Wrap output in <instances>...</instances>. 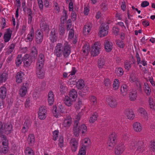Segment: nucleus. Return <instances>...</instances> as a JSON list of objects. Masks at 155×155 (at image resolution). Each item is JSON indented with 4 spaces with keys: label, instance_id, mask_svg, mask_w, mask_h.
<instances>
[{
    "label": "nucleus",
    "instance_id": "7ed1b4c3",
    "mask_svg": "<svg viewBox=\"0 0 155 155\" xmlns=\"http://www.w3.org/2000/svg\"><path fill=\"white\" fill-rule=\"evenodd\" d=\"M116 135L115 133H113L110 136L107 143V147L110 150L113 148L116 142Z\"/></svg>",
    "mask_w": 155,
    "mask_h": 155
},
{
    "label": "nucleus",
    "instance_id": "4d7b16f0",
    "mask_svg": "<svg viewBox=\"0 0 155 155\" xmlns=\"http://www.w3.org/2000/svg\"><path fill=\"white\" fill-rule=\"evenodd\" d=\"M101 10L104 12H105L108 9L107 5L105 3H102L100 5Z\"/></svg>",
    "mask_w": 155,
    "mask_h": 155
},
{
    "label": "nucleus",
    "instance_id": "de8ad7c7",
    "mask_svg": "<svg viewBox=\"0 0 155 155\" xmlns=\"http://www.w3.org/2000/svg\"><path fill=\"white\" fill-rule=\"evenodd\" d=\"M25 153L26 155H33L34 154V151L30 147H27L25 150Z\"/></svg>",
    "mask_w": 155,
    "mask_h": 155
},
{
    "label": "nucleus",
    "instance_id": "5fc2aeb1",
    "mask_svg": "<svg viewBox=\"0 0 155 155\" xmlns=\"http://www.w3.org/2000/svg\"><path fill=\"white\" fill-rule=\"evenodd\" d=\"M91 102L94 105H96L97 103V98L94 96H91L90 97Z\"/></svg>",
    "mask_w": 155,
    "mask_h": 155
},
{
    "label": "nucleus",
    "instance_id": "e2e57ef3",
    "mask_svg": "<svg viewBox=\"0 0 155 155\" xmlns=\"http://www.w3.org/2000/svg\"><path fill=\"white\" fill-rule=\"evenodd\" d=\"M104 84L105 86L107 87L108 88L110 87L111 86V83L110 80L108 78L105 79L104 81Z\"/></svg>",
    "mask_w": 155,
    "mask_h": 155
},
{
    "label": "nucleus",
    "instance_id": "f03ea898",
    "mask_svg": "<svg viewBox=\"0 0 155 155\" xmlns=\"http://www.w3.org/2000/svg\"><path fill=\"white\" fill-rule=\"evenodd\" d=\"M87 132V127L85 124H82L79 126L78 122L77 121L75 124H74V134L75 136H78L80 133H81L82 134H86Z\"/></svg>",
    "mask_w": 155,
    "mask_h": 155
},
{
    "label": "nucleus",
    "instance_id": "a878e982",
    "mask_svg": "<svg viewBox=\"0 0 155 155\" xmlns=\"http://www.w3.org/2000/svg\"><path fill=\"white\" fill-rule=\"evenodd\" d=\"M77 96L78 94L76 91L75 89H72L70 91L68 97L75 101Z\"/></svg>",
    "mask_w": 155,
    "mask_h": 155
},
{
    "label": "nucleus",
    "instance_id": "79ce46f5",
    "mask_svg": "<svg viewBox=\"0 0 155 155\" xmlns=\"http://www.w3.org/2000/svg\"><path fill=\"white\" fill-rule=\"evenodd\" d=\"M129 81L130 82L133 83L135 82L137 83L138 82V78L136 77L135 74L132 73L130 75Z\"/></svg>",
    "mask_w": 155,
    "mask_h": 155
},
{
    "label": "nucleus",
    "instance_id": "9b49d317",
    "mask_svg": "<svg viewBox=\"0 0 155 155\" xmlns=\"http://www.w3.org/2000/svg\"><path fill=\"white\" fill-rule=\"evenodd\" d=\"M45 57L44 55L42 53L40 54L38 56L36 66L43 67L45 62Z\"/></svg>",
    "mask_w": 155,
    "mask_h": 155
},
{
    "label": "nucleus",
    "instance_id": "2f4dec72",
    "mask_svg": "<svg viewBox=\"0 0 155 155\" xmlns=\"http://www.w3.org/2000/svg\"><path fill=\"white\" fill-rule=\"evenodd\" d=\"M27 13L28 14V23L29 24H31L32 20V12L30 8H27Z\"/></svg>",
    "mask_w": 155,
    "mask_h": 155
},
{
    "label": "nucleus",
    "instance_id": "a18cd8bd",
    "mask_svg": "<svg viewBox=\"0 0 155 155\" xmlns=\"http://www.w3.org/2000/svg\"><path fill=\"white\" fill-rule=\"evenodd\" d=\"M120 85V82L118 79H115L114 80L113 84V87L115 90H117Z\"/></svg>",
    "mask_w": 155,
    "mask_h": 155
},
{
    "label": "nucleus",
    "instance_id": "6e6552de",
    "mask_svg": "<svg viewBox=\"0 0 155 155\" xmlns=\"http://www.w3.org/2000/svg\"><path fill=\"white\" fill-rule=\"evenodd\" d=\"M49 39L51 41L52 43L55 42L57 41L58 39V33L57 30L55 28L52 29Z\"/></svg>",
    "mask_w": 155,
    "mask_h": 155
},
{
    "label": "nucleus",
    "instance_id": "4468645a",
    "mask_svg": "<svg viewBox=\"0 0 155 155\" xmlns=\"http://www.w3.org/2000/svg\"><path fill=\"white\" fill-rule=\"evenodd\" d=\"M70 143L73 151H76L78 145V140L75 138H72L71 139Z\"/></svg>",
    "mask_w": 155,
    "mask_h": 155
},
{
    "label": "nucleus",
    "instance_id": "39448f33",
    "mask_svg": "<svg viewBox=\"0 0 155 155\" xmlns=\"http://www.w3.org/2000/svg\"><path fill=\"white\" fill-rule=\"evenodd\" d=\"M100 33L101 37L106 36L108 34L109 26L107 24L102 23L100 26Z\"/></svg>",
    "mask_w": 155,
    "mask_h": 155
},
{
    "label": "nucleus",
    "instance_id": "6e6d98bb",
    "mask_svg": "<svg viewBox=\"0 0 155 155\" xmlns=\"http://www.w3.org/2000/svg\"><path fill=\"white\" fill-rule=\"evenodd\" d=\"M15 47V45L14 44H11L9 47V49H8V50L6 52V54H7L9 55L11 53L14 49Z\"/></svg>",
    "mask_w": 155,
    "mask_h": 155
},
{
    "label": "nucleus",
    "instance_id": "f3484780",
    "mask_svg": "<svg viewBox=\"0 0 155 155\" xmlns=\"http://www.w3.org/2000/svg\"><path fill=\"white\" fill-rule=\"evenodd\" d=\"M124 150V147L123 144H119L115 149V153L116 155L122 153Z\"/></svg>",
    "mask_w": 155,
    "mask_h": 155
},
{
    "label": "nucleus",
    "instance_id": "c03bdc74",
    "mask_svg": "<svg viewBox=\"0 0 155 155\" xmlns=\"http://www.w3.org/2000/svg\"><path fill=\"white\" fill-rule=\"evenodd\" d=\"M30 124L28 122H25L21 129V132L23 133H25L27 132L29 128Z\"/></svg>",
    "mask_w": 155,
    "mask_h": 155
},
{
    "label": "nucleus",
    "instance_id": "f257e3e1",
    "mask_svg": "<svg viewBox=\"0 0 155 155\" xmlns=\"http://www.w3.org/2000/svg\"><path fill=\"white\" fill-rule=\"evenodd\" d=\"M71 52V48L68 44L64 45L61 43H58L55 47L54 53L57 57H60L62 55L65 58H67Z\"/></svg>",
    "mask_w": 155,
    "mask_h": 155
},
{
    "label": "nucleus",
    "instance_id": "f8f14e48",
    "mask_svg": "<svg viewBox=\"0 0 155 155\" xmlns=\"http://www.w3.org/2000/svg\"><path fill=\"white\" fill-rule=\"evenodd\" d=\"M72 123V119L70 116H68L64 119L63 123V126L66 128H68Z\"/></svg>",
    "mask_w": 155,
    "mask_h": 155
},
{
    "label": "nucleus",
    "instance_id": "603ef678",
    "mask_svg": "<svg viewBox=\"0 0 155 155\" xmlns=\"http://www.w3.org/2000/svg\"><path fill=\"white\" fill-rule=\"evenodd\" d=\"M124 65L125 68L128 70L131 67V62L129 61L126 60L124 62Z\"/></svg>",
    "mask_w": 155,
    "mask_h": 155
},
{
    "label": "nucleus",
    "instance_id": "423d86ee",
    "mask_svg": "<svg viewBox=\"0 0 155 155\" xmlns=\"http://www.w3.org/2000/svg\"><path fill=\"white\" fill-rule=\"evenodd\" d=\"M43 38V33L42 31L39 29L37 30L35 33V41L38 44H40Z\"/></svg>",
    "mask_w": 155,
    "mask_h": 155
},
{
    "label": "nucleus",
    "instance_id": "37998d69",
    "mask_svg": "<svg viewBox=\"0 0 155 155\" xmlns=\"http://www.w3.org/2000/svg\"><path fill=\"white\" fill-rule=\"evenodd\" d=\"M38 51L36 47L33 46L31 48V55L34 58L37 56Z\"/></svg>",
    "mask_w": 155,
    "mask_h": 155
},
{
    "label": "nucleus",
    "instance_id": "b1692460",
    "mask_svg": "<svg viewBox=\"0 0 155 155\" xmlns=\"http://www.w3.org/2000/svg\"><path fill=\"white\" fill-rule=\"evenodd\" d=\"M35 138L34 135L33 134H29L28 137L27 141L30 146H33L35 144Z\"/></svg>",
    "mask_w": 155,
    "mask_h": 155
},
{
    "label": "nucleus",
    "instance_id": "6ab92c4d",
    "mask_svg": "<svg viewBox=\"0 0 155 155\" xmlns=\"http://www.w3.org/2000/svg\"><path fill=\"white\" fill-rule=\"evenodd\" d=\"M92 28L91 24L90 22L87 23L84 26L83 32L85 35H87L90 32Z\"/></svg>",
    "mask_w": 155,
    "mask_h": 155
},
{
    "label": "nucleus",
    "instance_id": "dca6fc26",
    "mask_svg": "<svg viewBox=\"0 0 155 155\" xmlns=\"http://www.w3.org/2000/svg\"><path fill=\"white\" fill-rule=\"evenodd\" d=\"M12 31L10 28L7 29L5 33L3 38L5 42H8L12 36Z\"/></svg>",
    "mask_w": 155,
    "mask_h": 155
},
{
    "label": "nucleus",
    "instance_id": "c85d7f7f",
    "mask_svg": "<svg viewBox=\"0 0 155 155\" xmlns=\"http://www.w3.org/2000/svg\"><path fill=\"white\" fill-rule=\"evenodd\" d=\"M75 101L67 96H65L64 100V102L65 104L69 107L71 106L73 104V102Z\"/></svg>",
    "mask_w": 155,
    "mask_h": 155
},
{
    "label": "nucleus",
    "instance_id": "774afa93",
    "mask_svg": "<svg viewBox=\"0 0 155 155\" xmlns=\"http://www.w3.org/2000/svg\"><path fill=\"white\" fill-rule=\"evenodd\" d=\"M74 29L72 28L70 30L69 35L68 38L69 39H71L74 36Z\"/></svg>",
    "mask_w": 155,
    "mask_h": 155
},
{
    "label": "nucleus",
    "instance_id": "58836bf2",
    "mask_svg": "<svg viewBox=\"0 0 155 155\" xmlns=\"http://www.w3.org/2000/svg\"><path fill=\"white\" fill-rule=\"evenodd\" d=\"M138 142L135 140H133L130 141L129 144L130 148L131 149H134L137 147L138 145Z\"/></svg>",
    "mask_w": 155,
    "mask_h": 155
},
{
    "label": "nucleus",
    "instance_id": "aec40b11",
    "mask_svg": "<svg viewBox=\"0 0 155 155\" xmlns=\"http://www.w3.org/2000/svg\"><path fill=\"white\" fill-rule=\"evenodd\" d=\"M24 73L23 72L20 71L18 72L16 76V81L18 83H20L22 81L24 78Z\"/></svg>",
    "mask_w": 155,
    "mask_h": 155
},
{
    "label": "nucleus",
    "instance_id": "20e7f679",
    "mask_svg": "<svg viewBox=\"0 0 155 155\" xmlns=\"http://www.w3.org/2000/svg\"><path fill=\"white\" fill-rule=\"evenodd\" d=\"M101 48V43L98 42H95L92 46V50L91 51L92 55H93V56L97 55L100 53Z\"/></svg>",
    "mask_w": 155,
    "mask_h": 155
},
{
    "label": "nucleus",
    "instance_id": "3c124183",
    "mask_svg": "<svg viewBox=\"0 0 155 155\" xmlns=\"http://www.w3.org/2000/svg\"><path fill=\"white\" fill-rule=\"evenodd\" d=\"M138 111L141 114H143L145 118L147 116V113L146 110L143 108L142 107H140L138 109Z\"/></svg>",
    "mask_w": 155,
    "mask_h": 155
},
{
    "label": "nucleus",
    "instance_id": "09e8293b",
    "mask_svg": "<svg viewBox=\"0 0 155 155\" xmlns=\"http://www.w3.org/2000/svg\"><path fill=\"white\" fill-rule=\"evenodd\" d=\"M86 146L83 145L80 148L79 154L80 155H85L86 153Z\"/></svg>",
    "mask_w": 155,
    "mask_h": 155
},
{
    "label": "nucleus",
    "instance_id": "cd10ccee",
    "mask_svg": "<svg viewBox=\"0 0 155 155\" xmlns=\"http://www.w3.org/2000/svg\"><path fill=\"white\" fill-rule=\"evenodd\" d=\"M0 140L2 142V144L3 146H7L8 145V141L7 139L6 136L3 134V133L0 134Z\"/></svg>",
    "mask_w": 155,
    "mask_h": 155
},
{
    "label": "nucleus",
    "instance_id": "0e129e2a",
    "mask_svg": "<svg viewBox=\"0 0 155 155\" xmlns=\"http://www.w3.org/2000/svg\"><path fill=\"white\" fill-rule=\"evenodd\" d=\"M105 64L104 61L102 59H100L98 62V67L99 68H102L104 66Z\"/></svg>",
    "mask_w": 155,
    "mask_h": 155
},
{
    "label": "nucleus",
    "instance_id": "72a5a7b5",
    "mask_svg": "<svg viewBox=\"0 0 155 155\" xmlns=\"http://www.w3.org/2000/svg\"><path fill=\"white\" fill-rule=\"evenodd\" d=\"M40 27L42 31H48L49 29V26L45 21H42L40 24Z\"/></svg>",
    "mask_w": 155,
    "mask_h": 155
},
{
    "label": "nucleus",
    "instance_id": "052dcab7",
    "mask_svg": "<svg viewBox=\"0 0 155 155\" xmlns=\"http://www.w3.org/2000/svg\"><path fill=\"white\" fill-rule=\"evenodd\" d=\"M60 91L62 93L65 91L66 89V86L62 82L60 87Z\"/></svg>",
    "mask_w": 155,
    "mask_h": 155
},
{
    "label": "nucleus",
    "instance_id": "ddd939ff",
    "mask_svg": "<svg viewBox=\"0 0 155 155\" xmlns=\"http://www.w3.org/2000/svg\"><path fill=\"white\" fill-rule=\"evenodd\" d=\"M43 67L36 66L37 76L40 79H43L44 77L45 72L42 69Z\"/></svg>",
    "mask_w": 155,
    "mask_h": 155
},
{
    "label": "nucleus",
    "instance_id": "a19ab883",
    "mask_svg": "<svg viewBox=\"0 0 155 155\" xmlns=\"http://www.w3.org/2000/svg\"><path fill=\"white\" fill-rule=\"evenodd\" d=\"M12 129V124H9L5 126L4 129V131L6 134H9L11 132Z\"/></svg>",
    "mask_w": 155,
    "mask_h": 155
},
{
    "label": "nucleus",
    "instance_id": "f704fd0d",
    "mask_svg": "<svg viewBox=\"0 0 155 155\" xmlns=\"http://www.w3.org/2000/svg\"><path fill=\"white\" fill-rule=\"evenodd\" d=\"M34 31L33 29L32 28L27 36L26 39L27 40V42L31 41L34 37Z\"/></svg>",
    "mask_w": 155,
    "mask_h": 155
},
{
    "label": "nucleus",
    "instance_id": "7c9ffc66",
    "mask_svg": "<svg viewBox=\"0 0 155 155\" xmlns=\"http://www.w3.org/2000/svg\"><path fill=\"white\" fill-rule=\"evenodd\" d=\"M134 130L137 132H140L142 130V127L141 124L139 122H135L133 125Z\"/></svg>",
    "mask_w": 155,
    "mask_h": 155
},
{
    "label": "nucleus",
    "instance_id": "473e14b6",
    "mask_svg": "<svg viewBox=\"0 0 155 155\" xmlns=\"http://www.w3.org/2000/svg\"><path fill=\"white\" fill-rule=\"evenodd\" d=\"M8 74L7 73L4 72L0 74V84L5 82L7 80Z\"/></svg>",
    "mask_w": 155,
    "mask_h": 155
},
{
    "label": "nucleus",
    "instance_id": "bf43d9fd",
    "mask_svg": "<svg viewBox=\"0 0 155 155\" xmlns=\"http://www.w3.org/2000/svg\"><path fill=\"white\" fill-rule=\"evenodd\" d=\"M112 30L113 33L116 36L117 35L119 32V28L116 27H113Z\"/></svg>",
    "mask_w": 155,
    "mask_h": 155
},
{
    "label": "nucleus",
    "instance_id": "338daca9",
    "mask_svg": "<svg viewBox=\"0 0 155 155\" xmlns=\"http://www.w3.org/2000/svg\"><path fill=\"white\" fill-rule=\"evenodd\" d=\"M59 33L61 35H63L65 33L64 27L61 26H60L59 28Z\"/></svg>",
    "mask_w": 155,
    "mask_h": 155
},
{
    "label": "nucleus",
    "instance_id": "8fccbe9b",
    "mask_svg": "<svg viewBox=\"0 0 155 155\" xmlns=\"http://www.w3.org/2000/svg\"><path fill=\"white\" fill-rule=\"evenodd\" d=\"M97 114L96 113H94L91 117L89 121L90 123H93L97 120Z\"/></svg>",
    "mask_w": 155,
    "mask_h": 155
},
{
    "label": "nucleus",
    "instance_id": "2eb2a0df",
    "mask_svg": "<svg viewBox=\"0 0 155 155\" xmlns=\"http://www.w3.org/2000/svg\"><path fill=\"white\" fill-rule=\"evenodd\" d=\"M124 115L127 117V118L129 119H133L135 115L134 112L129 109H126L124 111Z\"/></svg>",
    "mask_w": 155,
    "mask_h": 155
},
{
    "label": "nucleus",
    "instance_id": "c9c22d12",
    "mask_svg": "<svg viewBox=\"0 0 155 155\" xmlns=\"http://www.w3.org/2000/svg\"><path fill=\"white\" fill-rule=\"evenodd\" d=\"M90 50V48L88 45H84L83 47L82 51L83 54L84 55L87 56L88 55Z\"/></svg>",
    "mask_w": 155,
    "mask_h": 155
},
{
    "label": "nucleus",
    "instance_id": "13d9d810",
    "mask_svg": "<svg viewBox=\"0 0 155 155\" xmlns=\"http://www.w3.org/2000/svg\"><path fill=\"white\" fill-rule=\"evenodd\" d=\"M149 102L150 108L152 109L155 110V104L153 101V100L151 98H149Z\"/></svg>",
    "mask_w": 155,
    "mask_h": 155
},
{
    "label": "nucleus",
    "instance_id": "864d4df0",
    "mask_svg": "<svg viewBox=\"0 0 155 155\" xmlns=\"http://www.w3.org/2000/svg\"><path fill=\"white\" fill-rule=\"evenodd\" d=\"M116 44L117 45L121 48H124L125 46V44L124 43V42L122 41H121L119 40H117L116 41Z\"/></svg>",
    "mask_w": 155,
    "mask_h": 155
},
{
    "label": "nucleus",
    "instance_id": "1a4fd4ad",
    "mask_svg": "<svg viewBox=\"0 0 155 155\" xmlns=\"http://www.w3.org/2000/svg\"><path fill=\"white\" fill-rule=\"evenodd\" d=\"M23 61L24 66L26 67L30 66L32 62V58L29 57V55L27 54H25L23 57Z\"/></svg>",
    "mask_w": 155,
    "mask_h": 155
},
{
    "label": "nucleus",
    "instance_id": "69168bd1",
    "mask_svg": "<svg viewBox=\"0 0 155 155\" xmlns=\"http://www.w3.org/2000/svg\"><path fill=\"white\" fill-rule=\"evenodd\" d=\"M59 132L55 130L53 132V140H57Z\"/></svg>",
    "mask_w": 155,
    "mask_h": 155
},
{
    "label": "nucleus",
    "instance_id": "e433bc0d",
    "mask_svg": "<svg viewBox=\"0 0 155 155\" xmlns=\"http://www.w3.org/2000/svg\"><path fill=\"white\" fill-rule=\"evenodd\" d=\"M84 86V81L82 79L79 80L76 84V87L78 89H81Z\"/></svg>",
    "mask_w": 155,
    "mask_h": 155
},
{
    "label": "nucleus",
    "instance_id": "c756f323",
    "mask_svg": "<svg viewBox=\"0 0 155 155\" xmlns=\"http://www.w3.org/2000/svg\"><path fill=\"white\" fill-rule=\"evenodd\" d=\"M54 94L52 91H50L48 95V101L49 105H51L54 102Z\"/></svg>",
    "mask_w": 155,
    "mask_h": 155
},
{
    "label": "nucleus",
    "instance_id": "412c9836",
    "mask_svg": "<svg viewBox=\"0 0 155 155\" xmlns=\"http://www.w3.org/2000/svg\"><path fill=\"white\" fill-rule=\"evenodd\" d=\"M128 87L126 85H123L120 88V94L124 97L128 93Z\"/></svg>",
    "mask_w": 155,
    "mask_h": 155
},
{
    "label": "nucleus",
    "instance_id": "9d476101",
    "mask_svg": "<svg viewBox=\"0 0 155 155\" xmlns=\"http://www.w3.org/2000/svg\"><path fill=\"white\" fill-rule=\"evenodd\" d=\"M106 101L108 105L112 108H114L117 107V103L116 100L112 97L107 98Z\"/></svg>",
    "mask_w": 155,
    "mask_h": 155
},
{
    "label": "nucleus",
    "instance_id": "5701e85b",
    "mask_svg": "<svg viewBox=\"0 0 155 155\" xmlns=\"http://www.w3.org/2000/svg\"><path fill=\"white\" fill-rule=\"evenodd\" d=\"M136 150V152L137 153H141L145 150L144 143L142 141H138V145Z\"/></svg>",
    "mask_w": 155,
    "mask_h": 155
},
{
    "label": "nucleus",
    "instance_id": "393cba45",
    "mask_svg": "<svg viewBox=\"0 0 155 155\" xmlns=\"http://www.w3.org/2000/svg\"><path fill=\"white\" fill-rule=\"evenodd\" d=\"M143 89L147 95L149 96L151 93L150 86L147 83H145L144 84Z\"/></svg>",
    "mask_w": 155,
    "mask_h": 155
},
{
    "label": "nucleus",
    "instance_id": "0eeeda50",
    "mask_svg": "<svg viewBox=\"0 0 155 155\" xmlns=\"http://www.w3.org/2000/svg\"><path fill=\"white\" fill-rule=\"evenodd\" d=\"M47 110L45 106L41 107L38 112V117L41 120H44L46 117Z\"/></svg>",
    "mask_w": 155,
    "mask_h": 155
},
{
    "label": "nucleus",
    "instance_id": "49530a36",
    "mask_svg": "<svg viewBox=\"0 0 155 155\" xmlns=\"http://www.w3.org/2000/svg\"><path fill=\"white\" fill-rule=\"evenodd\" d=\"M115 72L117 75L121 76L124 74V71L122 68L121 67H118L116 68Z\"/></svg>",
    "mask_w": 155,
    "mask_h": 155
},
{
    "label": "nucleus",
    "instance_id": "bb28decb",
    "mask_svg": "<svg viewBox=\"0 0 155 155\" xmlns=\"http://www.w3.org/2000/svg\"><path fill=\"white\" fill-rule=\"evenodd\" d=\"M7 89L5 87H2L0 88V97L2 99H4L6 96Z\"/></svg>",
    "mask_w": 155,
    "mask_h": 155
},
{
    "label": "nucleus",
    "instance_id": "ea45409f",
    "mask_svg": "<svg viewBox=\"0 0 155 155\" xmlns=\"http://www.w3.org/2000/svg\"><path fill=\"white\" fill-rule=\"evenodd\" d=\"M137 93L136 91H132L130 94V99L131 101L135 100L137 97Z\"/></svg>",
    "mask_w": 155,
    "mask_h": 155
},
{
    "label": "nucleus",
    "instance_id": "a211bd4d",
    "mask_svg": "<svg viewBox=\"0 0 155 155\" xmlns=\"http://www.w3.org/2000/svg\"><path fill=\"white\" fill-rule=\"evenodd\" d=\"M28 84L26 83L21 86L19 91V94L22 97H23L26 95L27 92Z\"/></svg>",
    "mask_w": 155,
    "mask_h": 155
},
{
    "label": "nucleus",
    "instance_id": "4c0bfd02",
    "mask_svg": "<svg viewBox=\"0 0 155 155\" xmlns=\"http://www.w3.org/2000/svg\"><path fill=\"white\" fill-rule=\"evenodd\" d=\"M23 61V58L21 55L18 54L15 60V64L16 67H19Z\"/></svg>",
    "mask_w": 155,
    "mask_h": 155
},
{
    "label": "nucleus",
    "instance_id": "680f3d73",
    "mask_svg": "<svg viewBox=\"0 0 155 155\" xmlns=\"http://www.w3.org/2000/svg\"><path fill=\"white\" fill-rule=\"evenodd\" d=\"M82 114V113H79L75 117V120L74 122V124H75L76 123V122H78V124H79V120L80 119L81 116V115Z\"/></svg>",
    "mask_w": 155,
    "mask_h": 155
},
{
    "label": "nucleus",
    "instance_id": "4be33fe9",
    "mask_svg": "<svg viewBox=\"0 0 155 155\" xmlns=\"http://www.w3.org/2000/svg\"><path fill=\"white\" fill-rule=\"evenodd\" d=\"M104 48L107 52H110L112 49L113 44L108 41H106L104 42Z\"/></svg>",
    "mask_w": 155,
    "mask_h": 155
}]
</instances>
